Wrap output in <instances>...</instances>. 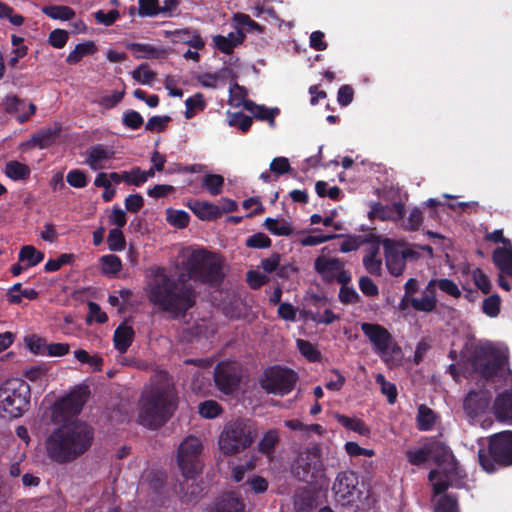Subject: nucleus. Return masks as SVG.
Masks as SVG:
<instances>
[{"instance_id": "obj_13", "label": "nucleus", "mask_w": 512, "mask_h": 512, "mask_svg": "<svg viewBox=\"0 0 512 512\" xmlns=\"http://www.w3.org/2000/svg\"><path fill=\"white\" fill-rule=\"evenodd\" d=\"M87 400V392L83 388L73 390L70 394L58 400L52 407L51 420L61 423L77 415Z\"/></svg>"}, {"instance_id": "obj_40", "label": "nucleus", "mask_w": 512, "mask_h": 512, "mask_svg": "<svg viewBox=\"0 0 512 512\" xmlns=\"http://www.w3.org/2000/svg\"><path fill=\"white\" fill-rule=\"evenodd\" d=\"M405 454L407 461L411 465L421 466L430 458L429 443L417 449H409Z\"/></svg>"}, {"instance_id": "obj_29", "label": "nucleus", "mask_w": 512, "mask_h": 512, "mask_svg": "<svg viewBox=\"0 0 512 512\" xmlns=\"http://www.w3.org/2000/svg\"><path fill=\"white\" fill-rule=\"evenodd\" d=\"M60 130L58 126L42 129L32 136L31 142L41 149L47 148L59 137Z\"/></svg>"}, {"instance_id": "obj_31", "label": "nucleus", "mask_w": 512, "mask_h": 512, "mask_svg": "<svg viewBox=\"0 0 512 512\" xmlns=\"http://www.w3.org/2000/svg\"><path fill=\"white\" fill-rule=\"evenodd\" d=\"M127 48L132 53H134L135 57L138 59H155L165 54V51L163 49L144 43H131L127 46Z\"/></svg>"}, {"instance_id": "obj_1", "label": "nucleus", "mask_w": 512, "mask_h": 512, "mask_svg": "<svg viewBox=\"0 0 512 512\" xmlns=\"http://www.w3.org/2000/svg\"><path fill=\"white\" fill-rule=\"evenodd\" d=\"M184 266L187 273L180 274L176 279L170 278L164 269H155L153 279L147 286L149 301L173 319L183 317L196 303L195 291L187 283L188 280L219 285L224 277L221 260L205 250L192 251Z\"/></svg>"}, {"instance_id": "obj_26", "label": "nucleus", "mask_w": 512, "mask_h": 512, "mask_svg": "<svg viewBox=\"0 0 512 512\" xmlns=\"http://www.w3.org/2000/svg\"><path fill=\"white\" fill-rule=\"evenodd\" d=\"M314 266L323 277L333 278L335 273L343 268V263L336 258L320 256L315 260Z\"/></svg>"}, {"instance_id": "obj_8", "label": "nucleus", "mask_w": 512, "mask_h": 512, "mask_svg": "<svg viewBox=\"0 0 512 512\" xmlns=\"http://www.w3.org/2000/svg\"><path fill=\"white\" fill-rule=\"evenodd\" d=\"M293 475L308 484L325 482V468L321 459V449L311 445L299 453L292 465Z\"/></svg>"}, {"instance_id": "obj_2", "label": "nucleus", "mask_w": 512, "mask_h": 512, "mask_svg": "<svg viewBox=\"0 0 512 512\" xmlns=\"http://www.w3.org/2000/svg\"><path fill=\"white\" fill-rule=\"evenodd\" d=\"M176 408V394L166 374L158 375L139 400L138 422L148 428L162 426Z\"/></svg>"}, {"instance_id": "obj_41", "label": "nucleus", "mask_w": 512, "mask_h": 512, "mask_svg": "<svg viewBox=\"0 0 512 512\" xmlns=\"http://www.w3.org/2000/svg\"><path fill=\"white\" fill-rule=\"evenodd\" d=\"M30 168L18 161H10L6 164L5 173L13 180H24L30 175Z\"/></svg>"}, {"instance_id": "obj_37", "label": "nucleus", "mask_w": 512, "mask_h": 512, "mask_svg": "<svg viewBox=\"0 0 512 512\" xmlns=\"http://www.w3.org/2000/svg\"><path fill=\"white\" fill-rule=\"evenodd\" d=\"M434 512H460L457 495L441 494L434 505Z\"/></svg>"}, {"instance_id": "obj_21", "label": "nucleus", "mask_w": 512, "mask_h": 512, "mask_svg": "<svg viewBox=\"0 0 512 512\" xmlns=\"http://www.w3.org/2000/svg\"><path fill=\"white\" fill-rule=\"evenodd\" d=\"M171 41L175 44L183 43L196 50H202L205 47V41L197 30L185 28L178 29L169 33Z\"/></svg>"}, {"instance_id": "obj_56", "label": "nucleus", "mask_w": 512, "mask_h": 512, "mask_svg": "<svg viewBox=\"0 0 512 512\" xmlns=\"http://www.w3.org/2000/svg\"><path fill=\"white\" fill-rule=\"evenodd\" d=\"M25 343H26L27 347L29 348V350L31 352H33L34 354L46 355L47 343L45 342L44 339H42L38 336L32 335V336L25 338Z\"/></svg>"}, {"instance_id": "obj_36", "label": "nucleus", "mask_w": 512, "mask_h": 512, "mask_svg": "<svg viewBox=\"0 0 512 512\" xmlns=\"http://www.w3.org/2000/svg\"><path fill=\"white\" fill-rule=\"evenodd\" d=\"M436 421L435 413L432 409L425 405H421L418 408L417 414V427L421 431H429L431 430Z\"/></svg>"}, {"instance_id": "obj_34", "label": "nucleus", "mask_w": 512, "mask_h": 512, "mask_svg": "<svg viewBox=\"0 0 512 512\" xmlns=\"http://www.w3.org/2000/svg\"><path fill=\"white\" fill-rule=\"evenodd\" d=\"M279 442V433L276 429H270L264 435L262 436L259 444H258V451L266 455L267 457L271 458L276 445Z\"/></svg>"}, {"instance_id": "obj_33", "label": "nucleus", "mask_w": 512, "mask_h": 512, "mask_svg": "<svg viewBox=\"0 0 512 512\" xmlns=\"http://www.w3.org/2000/svg\"><path fill=\"white\" fill-rule=\"evenodd\" d=\"M97 51V47L93 41H86L76 45L66 58V62L70 65L79 63L85 56L92 55Z\"/></svg>"}, {"instance_id": "obj_19", "label": "nucleus", "mask_w": 512, "mask_h": 512, "mask_svg": "<svg viewBox=\"0 0 512 512\" xmlns=\"http://www.w3.org/2000/svg\"><path fill=\"white\" fill-rule=\"evenodd\" d=\"M3 106L6 112L16 113L17 119L20 123H24L33 115L36 111V106L33 103L27 105V111L25 110L26 103L16 97L15 95H8L3 100Z\"/></svg>"}, {"instance_id": "obj_59", "label": "nucleus", "mask_w": 512, "mask_h": 512, "mask_svg": "<svg viewBox=\"0 0 512 512\" xmlns=\"http://www.w3.org/2000/svg\"><path fill=\"white\" fill-rule=\"evenodd\" d=\"M473 280L478 289L484 294L491 291L492 285L488 276L479 268L473 272Z\"/></svg>"}, {"instance_id": "obj_28", "label": "nucleus", "mask_w": 512, "mask_h": 512, "mask_svg": "<svg viewBox=\"0 0 512 512\" xmlns=\"http://www.w3.org/2000/svg\"><path fill=\"white\" fill-rule=\"evenodd\" d=\"M293 499L294 507L297 511H306L313 508L315 494L310 487H302L296 490Z\"/></svg>"}, {"instance_id": "obj_18", "label": "nucleus", "mask_w": 512, "mask_h": 512, "mask_svg": "<svg viewBox=\"0 0 512 512\" xmlns=\"http://www.w3.org/2000/svg\"><path fill=\"white\" fill-rule=\"evenodd\" d=\"M351 472H341L337 475L333 484V492L336 502L342 506H349L352 503V480Z\"/></svg>"}, {"instance_id": "obj_4", "label": "nucleus", "mask_w": 512, "mask_h": 512, "mask_svg": "<svg viewBox=\"0 0 512 512\" xmlns=\"http://www.w3.org/2000/svg\"><path fill=\"white\" fill-rule=\"evenodd\" d=\"M256 437V429L249 420L227 422L218 438L219 450L224 456H234L249 448Z\"/></svg>"}, {"instance_id": "obj_23", "label": "nucleus", "mask_w": 512, "mask_h": 512, "mask_svg": "<svg viewBox=\"0 0 512 512\" xmlns=\"http://www.w3.org/2000/svg\"><path fill=\"white\" fill-rule=\"evenodd\" d=\"M492 261L500 272L512 276V244L507 247H497L493 251Z\"/></svg>"}, {"instance_id": "obj_43", "label": "nucleus", "mask_w": 512, "mask_h": 512, "mask_svg": "<svg viewBox=\"0 0 512 512\" xmlns=\"http://www.w3.org/2000/svg\"><path fill=\"white\" fill-rule=\"evenodd\" d=\"M44 258V254L31 245L22 247L19 253V261L26 262V267H32L39 264Z\"/></svg>"}, {"instance_id": "obj_63", "label": "nucleus", "mask_w": 512, "mask_h": 512, "mask_svg": "<svg viewBox=\"0 0 512 512\" xmlns=\"http://www.w3.org/2000/svg\"><path fill=\"white\" fill-rule=\"evenodd\" d=\"M438 288L454 298H459L461 296L460 289L458 288L457 284L451 279H438Z\"/></svg>"}, {"instance_id": "obj_14", "label": "nucleus", "mask_w": 512, "mask_h": 512, "mask_svg": "<svg viewBox=\"0 0 512 512\" xmlns=\"http://www.w3.org/2000/svg\"><path fill=\"white\" fill-rule=\"evenodd\" d=\"M430 458L434 463L443 468L446 477L459 476L458 462L451 448L441 441L429 443Z\"/></svg>"}, {"instance_id": "obj_5", "label": "nucleus", "mask_w": 512, "mask_h": 512, "mask_svg": "<svg viewBox=\"0 0 512 512\" xmlns=\"http://www.w3.org/2000/svg\"><path fill=\"white\" fill-rule=\"evenodd\" d=\"M487 442V449L478 451L479 464L483 470L492 473L500 467L512 466V431L492 434Z\"/></svg>"}, {"instance_id": "obj_30", "label": "nucleus", "mask_w": 512, "mask_h": 512, "mask_svg": "<svg viewBox=\"0 0 512 512\" xmlns=\"http://www.w3.org/2000/svg\"><path fill=\"white\" fill-rule=\"evenodd\" d=\"M134 337V330L132 327L127 325H120L114 333V345L115 348L124 353L131 345Z\"/></svg>"}, {"instance_id": "obj_24", "label": "nucleus", "mask_w": 512, "mask_h": 512, "mask_svg": "<svg viewBox=\"0 0 512 512\" xmlns=\"http://www.w3.org/2000/svg\"><path fill=\"white\" fill-rule=\"evenodd\" d=\"M242 106L245 110L251 112L255 118L268 121L271 127L275 126V117L279 113L278 108L269 109L262 105H257L251 100H244Z\"/></svg>"}, {"instance_id": "obj_50", "label": "nucleus", "mask_w": 512, "mask_h": 512, "mask_svg": "<svg viewBox=\"0 0 512 512\" xmlns=\"http://www.w3.org/2000/svg\"><path fill=\"white\" fill-rule=\"evenodd\" d=\"M228 124L239 128L242 132H247L252 125V118L241 112H228Z\"/></svg>"}, {"instance_id": "obj_7", "label": "nucleus", "mask_w": 512, "mask_h": 512, "mask_svg": "<svg viewBox=\"0 0 512 512\" xmlns=\"http://www.w3.org/2000/svg\"><path fill=\"white\" fill-rule=\"evenodd\" d=\"M504 355L490 343H479L473 346L469 363L473 371L485 380L496 377L505 365Z\"/></svg>"}, {"instance_id": "obj_47", "label": "nucleus", "mask_w": 512, "mask_h": 512, "mask_svg": "<svg viewBox=\"0 0 512 512\" xmlns=\"http://www.w3.org/2000/svg\"><path fill=\"white\" fill-rule=\"evenodd\" d=\"M202 185L213 195H219L222 192L224 178L219 174H207L202 180Z\"/></svg>"}, {"instance_id": "obj_44", "label": "nucleus", "mask_w": 512, "mask_h": 512, "mask_svg": "<svg viewBox=\"0 0 512 512\" xmlns=\"http://www.w3.org/2000/svg\"><path fill=\"white\" fill-rule=\"evenodd\" d=\"M8 300L13 304H19L22 297L34 300L38 296V292L34 289H22L21 284H15L8 292Z\"/></svg>"}, {"instance_id": "obj_54", "label": "nucleus", "mask_w": 512, "mask_h": 512, "mask_svg": "<svg viewBox=\"0 0 512 512\" xmlns=\"http://www.w3.org/2000/svg\"><path fill=\"white\" fill-rule=\"evenodd\" d=\"M0 19H8L14 26H21L24 23V17L14 14L13 8L0 1Z\"/></svg>"}, {"instance_id": "obj_58", "label": "nucleus", "mask_w": 512, "mask_h": 512, "mask_svg": "<svg viewBox=\"0 0 512 512\" xmlns=\"http://www.w3.org/2000/svg\"><path fill=\"white\" fill-rule=\"evenodd\" d=\"M439 476V471L433 469L428 474V480L432 482L433 485V494L435 496L443 494L450 486L451 482L449 480H440L434 482V480Z\"/></svg>"}, {"instance_id": "obj_52", "label": "nucleus", "mask_w": 512, "mask_h": 512, "mask_svg": "<svg viewBox=\"0 0 512 512\" xmlns=\"http://www.w3.org/2000/svg\"><path fill=\"white\" fill-rule=\"evenodd\" d=\"M108 247L111 251H121L125 248V237L119 228L111 229L107 237Z\"/></svg>"}, {"instance_id": "obj_57", "label": "nucleus", "mask_w": 512, "mask_h": 512, "mask_svg": "<svg viewBox=\"0 0 512 512\" xmlns=\"http://www.w3.org/2000/svg\"><path fill=\"white\" fill-rule=\"evenodd\" d=\"M66 180L69 185H71L72 187H75V188H83L88 183L86 173L79 169L71 170L67 174Z\"/></svg>"}, {"instance_id": "obj_6", "label": "nucleus", "mask_w": 512, "mask_h": 512, "mask_svg": "<svg viewBox=\"0 0 512 512\" xmlns=\"http://www.w3.org/2000/svg\"><path fill=\"white\" fill-rule=\"evenodd\" d=\"M30 406V387L21 379L7 380L0 387V416L5 419L22 416Z\"/></svg>"}, {"instance_id": "obj_42", "label": "nucleus", "mask_w": 512, "mask_h": 512, "mask_svg": "<svg viewBox=\"0 0 512 512\" xmlns=\"http://www.w3.org/2000/svg\"><path fill=\"white\" fill-rule=\"evenodd\" d=\"M375 381L380 386L381 393L386 396L388 403L393 405L398 396L396 385L387 381L385 376L381 373L376 375Z\"/></svg>"}, {"instance_id": "obj_64", "label": "nucleus", "mask_w": 512, "mask_h": 512, "mask_svg": "<svg viewBox=\"0 0 512 512\" xmlns=\"http://www.w3.org/2000/svg\"><path fill=\"white\" fill-rule=\"evenodd\" d=\"M69 38L67 31L62 29H55L49 35V43L55 48H63Z\"/></svg>"}, {"instance_id": "obj_53", "label": "nucleus", "mask_w": 512, "mask_h": 512, "mask_svg": "<svg viewBox=\"0 0 512 512\" xmlns=\"http://www.w3.org/2000/svg\"><path fill=\"white\" fill-rule=\"evenodd\" d=\"M167 221L177 228H184L189 223V215L182 210L168 209Z\"/></svg>"}, {"instance_id": "obj_39", "label": "nucleus", "mask_w": 512, "mask_h": 512, "mask_svg": "<svg viewBox=\"0 0 512 512\" xmlns=\"http://www.w3.org/2000/svg\"><path fill=\"white\" fill-rule=\"evenodd\" d=\"M463 407L469 414H478L485 407L482 395L476 391H470L463 401Z\"/></svg>"}, {"instance_id": "obj_11", "label": "nucleus", "mask_w": 512, "mask_h": 512, "mask_svg": "<svg viewBox=\"0 0 512 512\" xmlns=\"http://www.w3.org/2000/svg\"><path fill=\"white\" fill-rule=\"evenodd\" d=\"M202 441L195 436H187L179 445L177 453L178 466L186 478H192L201 470L200 455Z\"/></svg>"}, {"instance_id": "obj_51", "label": "nucleus", "mask_w": 512, "mask_h": 512, "mask_svg": "<svg viewBox=\"0 0 512 512\" xmlns=\"http://www.w3.org/2000/svg\"><path fill=\"white\" fill-rule=\"evenodd\" d=\"M501 299L499 295L493 294L483 300L482 311L489 317H496L500 313Z\"/></svg>"}, {"instance_id": "obj_10", "label": "nucleus", "mask_w": 512, "mask_h": 512, "mask_svg": "<svg viewBox=\"0 0 512 512\" xmlns=\"http://www.w3.org/2000/svg\"><path fill=\"white\" fill-rule=\"evenodd\" d=\"M361 330L369 340L373 352L384 362L388 363L393 355L401 353V348L384 326L377 323L364 322L361 324Z\"/></svg>"}, {"instance_id": "obj_48", "label": "nucleus", "mask_w": 512, "mask_h": 512, "mask_svg": "<svg viewBox=\"0 0 512 512\" xmlns=\"http://www.w3.org/2000/svg\"><path fill=\"white\" fill-rule=\"evenodd\" d=\"M132 77L135 81L142 85H151L155 80L156 74L153 72L148 64L142 63L132 72Z\"/></svg>"}, {"instance_id": "obj_20", "label": "nucleus", "mask_w": 512, "mask_h": 512, "mask_svg": "<svg viewBox=\"0 0 512 512\" xmlns=\"http://www.w3.org/2000/svg\"><path fill=\"white\" fill-rule=\"evenodd\" d=\"M493 413L497 420L512 423V389L505 390L496 396Z\"/></svg>"}, {"instance_id": "obj_61", "label": "nucleus", "mask_w": 512, "mask_h": 512, "mask_svg": "<svg viewBox=\"0 0 512 512\" xmlns=\"http://www.w3.org/2000/svg\"><path fill=\"white\" fill-rule=\"evenodd\" d=\"M185 104H186V108H187L186 112H185V116L187 119H190L191 117H193V115H194L193 111L195 109L202 110L205 106L203 96L201 94H196L193 97H189L188 99H186Z\"/></svg>"}, {"instance_id": "obj_9", "label": "nucleus", "mask_w": 512, "mask_h": 512, "mask_svg": "<svg viewBox=\"0 0 512 512\" xmlns=\"http://www.w3.org/2000/svg\"><path fill=\"white\" fill-rule=\"evenodd\" d=\"M382 245L386 268L394 277L404 273L408 261H416L420 257V254L404 241L385 238Z\"/></svg>"}, {"instance_id": "obj_55", "label": "nucleus", "mask_w": 512, "mask_h": 512, "mask_svg": "<svg viewBox=\"0 0 512 512\" xmlns=\"http://www.w3.org/2000/svg\"><path fill=\"white\" fill-rule=\"evenodd\" d=\"M199 413L202 417L212 419L220 415L221 407L213 400H208L199 405Z\"/></svg>"}, {"instance_id": "obj_62", "label": "nucleus", "mask_w": 512, "mask_h": 512, "mask_svg": "<svg viewBox=\"0 0 512 512\" xmlns=\"http://www.w3.org/2000/svg\"><path fill=\"white\" fill-rule=\"evenodd\" d=\"M246 245L251 248H268L271 246L270 238L264 233H256L246 240Z\"/></svg>"}, {"instance_id": "obj_25", "label": "nucleus", "mask_w": 512, "mask_h": 512, "mask_svg": "<svg viewBox=\"0 0 512 512\" xmlns=\"http://www.w3.org/2000/svg\"><path fill=\"white\" fill-rule=\"evenodd\" d=\"M245 505L232 494L223 495L209 512H244Z\"/></svg>"}, {"instance_id": "obj_45", "label": "nucleus", "mask_w": 512, "mask_h": 512, "mask_svg": "<svg viewBox=\"0 0 512 512\" xmlns=\"http://www.w3.org/2000/svg\"><path fill=\"white\" fill-rule=\"evenodd\" d=\"M338 283H341L343 286L340 289L339 297L343 303H349L352 300V290L347 287V284L350 281V274L348 271L343 270V268L339 269L334 275V277Z\"/></svg>"}, {"instance_id": "obj_32", "label": "nucleus", "mask_w": 512, "mask_h": 512, "mask_svg": "<svg viewBox=\"0 0 512 512\" xmlns=\"http://www.w3.org/2000/svg\"><path fill=\"white\" fill-rule=\"evenodd\" d=\"M367 244L364 257L378 258L380 250V237L370 232L367 237L354 236V250L363 244Z\"/></svg>"}, {"instance_id": "obj_16", "label": "nucleus", "mask_w": 512, "mask_h": 512, "mask_svg": "<svg viewBox=\"0 0 512 512\" xmlns=\"http://www.w3.org/2000/svg\"><path fill=\"white\" fill-rule=\"evenodd\" d=\"M115 152L112 148L102 144L94 145L85 152V163L92 170H102L106 168V163L114 159Z\"/></svg>"}, {"instance_id": "obj_35", "label": "nucleus", "mask_w": 512, "mask_h": 512, "mask_svg": "<svg viewBox=\"0 0 512 512\" xmlns=\"http://www.w3.org/2000/svg\"><path fill=\"white\" fill-rule=\"evenodd\" d=\"M264 226L277 236H289L293 233L292 225L284 219L267 218Z\"/></svg>"}, {"instance_id": "obj_49", "label": "nucleus", "mask_w": 512, "mask_h": 512, "mask_svg": "<svg viewBox=\"0 0 512 512\" xmlns=\"http://www.w3.org/2000/svg\"><path fill=\"white\" fill-rule=\"evenodd\" d=\"M100 263L101 271L104 274H117L122 268L120 258L113 254L102 256Z\"/></svg>"}, {"instance_id": "obj_46", "label": "nucleus", "mask_w": 512, "mask_h": 512, "mask_svg": "<svg viewBox=\"0 0 512 512\" xmlns=\"http://www.w3.org/2000/svg\"><path fill=\"white\" fill-rule=\"evenodd\" d=\"M412 308L418 312L430 313L437 307L436 295H423L421 298L414 297Z\"/></svg>"}, {"instance_id": "obj_12", "label": "nucleus", "mask_w": 512, "mask_h": 512, "mask_svg": "<svg viewBox=\"0 0 512 512\" xmlns=\"http://www.w3.org/2000/svg\"><path fill=\"white\" fill-rule=\"evenodd\" d=\"M297 382L294 371L281 367H271L265 370L261 379V387L268 393L284 395L289 393Z\"/></svg>"}, {"instance_id": "obj_27", "label": "nucleus", "mask_w": 512, "mask_h": 512, "mask_svg": "<svg viewBox=\"0 0 512 512\" xmlns=\"http://www.w3.org/2000/svg\"><path fill=\"white\" fill-rule=\"evenodd\" d=\"M189 207L202 220H212L221 216L219 206L207 201H194Z\"/></svg>"}, {"instance_id": "obj_3", "label": "nucleus", "mask_w": 512, "mask_h": 512, "mask_svg": "<svg viewBox=\"0 0 512 512\" xmlns=\"http://www.w3.org/2000/svg\"><path fill=\"white\" fill-rule=\"evenodd\" d=\"M93 430L81 422L64 424L46 440L48 457L57 463L71 462L91 446Z\"/></svg>"}, {"instance_id": "obj_38", "label": "nucleus", "mask_w": 512, "mask_h": 512, "mask_svg": "<svg viewBox=\"0 0 512 512\" xmlns=\"http://www.w3.org/2000/svg\"><path fill=\"white\" fill-rule=\"evenodd\" d=\"M42 12L52 19L70 20L75 16L72 8L64 5L44 6Z\"/></svg>"}, {"instance_id": "obj_17", "label": "nucleus", "mask_w": 512, "mask_h": 512, "mask_svg": "<svg viewBox=\"0 0 512 512\" xmlns=\"http://www.w3.org/2000/svg\"><path fill=\"white\" fill-rule=\"evenodd\" d=\"M405 207L401 202H395L391 205H383L380 202H375L371 205L368 212L369 219L378 218L380 220L398 221L404 217Z\"/></svg>"}, {"instance_id": "obj_60", "label": "nucleus", "mask_w": 512, "mask_h": 512, "mask_svg": "<svg viewBox=\"0 0 512 512\" xmlns=\"http://www.w3.org/2000/svg\"><path fill=\"white\" fill-rule=\"evenodd\" d=\"M123 181L129 185L139 186L145 183L142 170L139 167H134L130 171L122 173Z\"/></svg>"}, {"instance_id": "obj_15", "label": "nucleus", "mask_w": 512, "mask_h": 512, "mask_svg": "<svg viewBox=\"0 0 512 512\" xmlns=\"http://www.w3.org/2000/svg\"><path fill=\"white\" fill-rule=\"evenodd\" d=\"M214 380L218 389L228 395L237 390L240 376L234 364L222 362L215 368Z\"/></svg>"}, {"instance_id": "obj_22", "label": "nucleus", "mask_w": 512, "mask_h": 512, "mask_svg": "<svg viewBox=\"0 0 512 512\" xmlns=\"http://www.w3.org/2000/svg\"><path fill=\"white\" fill-rule=\"evenodd\" d=\"M244 37L245 34L242 30L238 29L235 32L229 33L227 36H214L213 42L218 50L225 54H230L236 46L243 42Z\"/></svg>"}]
</instances>
